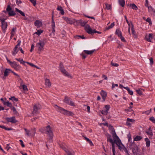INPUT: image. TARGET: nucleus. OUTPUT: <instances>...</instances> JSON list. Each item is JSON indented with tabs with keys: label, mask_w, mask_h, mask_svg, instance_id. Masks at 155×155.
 <instances>
[{
	"label": "nucleus",
	"mask_w": 155,
	"mask_h": 155,
	"mask_svg": "<svg viewBox=\"0 0 155 155\" xmlns=\"http://www.w3.org/2000/svg\"><path fill=\"white\" fill-rule=\"evenodd\" d=\"M75 37L77 38L78 39H79V38H80L82 39H85V38L84 36V35H76Z\"/></svg>",
	"instance_id": "obj_49"
},
{
	"label": "nucleus",
	"mask_w": 155,
	"mask_h": 155,
	"mask_svg": "<svg viewBox=\"0 0 155 155\" xmlns=\"http://www.w3.org/2000/svg\"><path fill=\"white\" fill-rule=\"evenodd\" d=\"M43 30L41 29L38 30H37V31L35 33V34L39 36L43 32Z\"/></svg>",
	"instance_id": "obj_40"
},
{
	"label": "nucleus",
	"mask_w": 155,
	"mask_h": 155,
	"mask_svg": "<svg viewBox=\"0 0 155 155\" xmlns=\"http://www.w3.org/2000/svg\"><path fill=\"white\" fill-rule=\"evenodd\" d=\"M123 146V149L124 151L127 153L128 154V150L127 149V148L124 146L123 145H122Z\"/></svg>",
	"instance_id": "obj_53"
},
{
	"label": "nucleus",
	"mask_w": 155,
	"mask_h": 155,
	"mask_svg": "<svg viewBox=\"0 0 155 155\" xmlns=\"http://www.w3.org/2000/svg\"><path fill=\"white\" fill-rule=\"evenodd\" d=\"M68 20L69 21V23L71 24H72L75 23H76L77 24V21H78V20L74 19H71L69 18L68 19Z\"/></svg>",
	"instance_id": "obj_26"
},
{
	"label": "nucleus",
	"mask_w": 155,
	"mask_h": 155,
	"mask_svg": "<svg viewBox=\"0 0 155 155\" xmlns=\"http://www.w3.org/2000/svg\"><path fill=\"white\" fill-rule=\"evenodd\" d=\"M145 141H146V145L147 147H149L150 146V141L148 138H145Z\"/></svg>",
	"instance_id": "obj_20"
},
{
	"label": "nucleus",
	"mask_w": 155,
	"mask_h": 155,
	"mask_svg": "<svg viewBox=\"0 0 155 155\" xmlns=\"http://www.w3.org/2000/svg\"><path fill=\"white\" fill-rule=\"evenodd\" d=\"M114 143H116L119 149L120 150H121V149H122V147L120 146V145H123V144L121 143V141L120 138H119V139H114Z\"/></svg>",
	"instance_id": "obj_10"
},
{
	"label": "nucleus",
	"mask_w": 155,
	"mask_h": 155,
	"mask_svg": "<svg viewBox=\"0 0 155 155\" xmlns=\"http://www.w3.org/2000/svg\"><path fill=\"white\" fill-rule=\"evenodd\" d=\"M130 5V6H131L132 8L134 10H136L138 9L137 7L134 4H131Z\"/></svg>",
	"instance_id": "obj_37"
},
{
	"label": "nucleus",
	"mask_w": 155,
	"mask_h": 155,
	"mask_svg": "<svg viewBox=\"0 0 155 155\" xmlns=\"http://www.w3.org/2000/svg\"><path fill=\"white\" fill-rule=\"evenodd\" d=\"M13 74L17 76L18 78H19V79L20 80H21V82H23V81L21 80V79L20 78V77L19 76V75H18V74H17L16 73H15V72H14L13 71H12V72H11Z\"/></svg>",
	"instance_id": "obj_42"
},
{
	"label": "nucleus",
	"mask_w": 155,
	"mask_h": 155,
	"mask_svg": "<svg viewBox=\"0 0 155 155\" xmlns=\"http://www.w3.org/2000/svg\"><path fill=\"white\" fill-rule=\"evenodd\" d=\"M54 15H53L52 17V19H51V31L52 33L54 34V35L55 33V22L54 21Z\"/></svg>",
	"instance_id": "obj_11"
},
{
	"label": "nucleus",
	"mask_w": 155,
	"mask_h": 155,
	"mask_svg": "<svg viewBox=\"0 0 155 155\" xmlns=\"http://www.w3.org/2000/svg\"><path fill=\"white\" fill-rule=\"evenodd\" d=\"M33 108V111L32 113L34 114L36 113L37 112L39 109V108L37 105L35 104Z\"/></svg>",
	"instance_id": "obj_23"
},
{
	"label": "nucleus",
	"mask_w": 155,
	"mask_h": 155,
	"mask_svg": "<svg viewBox=\"0 0 155 155\" xmlns=\"http://www.w3.org/2000/svg\"><path fill=\"white\" fill-rule=\"evenodd\" d=\"M136 91L140 95H141L142 94V92L140 89H137L136 90Z\"/></svg>",
	"instance_id": "obj_45"
},
{
	"label": "nucleus",
	"mask_w": 155,
	"mask_h": 155,
	"mask_svg": "<svg viewBox=\"0 0 155 155\" xmlns=\"http://www.w3.org/2000/svg\"><path fill=\"white\" fill-rule=\"evenodd\" d=\"M127 137L128 139V142L130 143V142L132 141L131 135L130 133H129V134L127 135Z\"/></svg>",
	"instance_id": "obj_38"
},
{
	"label": "nucleus",
	"mask_w": 155,
	"mask_h": 155,
	"mask_svg": "<svg viewBox=\"0 0 155 155\" xmlns=\"http://www.w3.org/2000/svg\"><path fill=\"white\" fill-rule=\"evenodd\" d=\"M111 65L113 66L117 67L119 66V64L117 63H113L112 61L111 63Z\"/></svg>",
	"instance_id": "obj_51"
},
{
	"label": "nucleus",
	"mask_w": 155,
	"mask_h": 155,
	"mask_svg": "<svg viewBox=\"0 0 155 155\" xmlns=\"http://www.w3.org/2000/svg\"><path fill=\"white\" fill-rule=\"evenodd\" d=\"M0 127L6 130H12V128H7L4 125L1 126L0 125Z\"/></svg>",
	"instance_id": "obj_36"
},
{
	"label": "nucleus",
	"mask_w": 155,
	"mask_h": 155,
	"mask_svg": "<svg viewBox=\"0 0 155 155\" xmlns=\"http://www.w3.org/2000/svg\"><path fill=\"white\" fill-rule=\"evenodd\" d=\"M45 130H46V134L49 136V140L50 141L53 138L54 135L50 126L48 125L46 126Z\"/></svg>",
	"instance_id": "obj_2"
},
{
	"label": "nucleus",
	"mask_w": 155,
	"mask_h": 155,
	"mask_svg": "<svg viewBox=\"0 0 155 155\" xmlns=\"http://www.w3.org/2000/svg\"><path fill=\"white\" fill-rule=\"evenodd\" d=\"M106 8L108 10H110L111 8V5L106 3L105 4Z\"/></svg>",
	"instance_id": "obj_39"
},
{
	"label": "nucleus",
	"mask_w": 155,
	"mask_h": 155,
	"mask_svg": "<svg viewBox=\"0 0 155 155\" xmlns=\"http://www.w3.org/2000/svg\"><path fill=\"white\" fill-rule=\"evenodd\" d=\"M59 68L61 72L65 70L63 64L62 62H60V63Z\"/></svg>",
	"instance_id": "obj_27"
},
{
	"label": "nucleus",
	"mask_w": 155,
	"mask_h": 155,
	"mask_svg": "<svg viewBox=\"0 0 155 155\" xmlns=\"http://www.w3.org/2000/svg\"><path fill=\"white\" fill-rule=\"evenodd\" d=\"M108 112L106 110H102L101 111V113L103 114H104V115H107V114Z\"/></svg>",
	"instance_id": "obj_43"
},
{
	"label": "nucleus",
	"mask_w": 155,
	"mask_h": 155,
	"mask_svg": "<svg viewBox=\"0 0 155 155\" xmlns=\"http://www.w3.org/2000/svg\"><path fill=\"white\" fill-rule=\"evenodd\" d=\"M5 120L8 122H11L12 123H15L17 122V120L15 119V117L14 116H13L11 117H6Z\"/></svg>",
	"instance_id": "obj_9"
},
{
	"label": "nucleus",
	"mask_w": 155,
	"mask_h": 155,
	"mask_svg": "<svg viewBox=\"0 0 155 155\" xmlns=\"http://www.w3.org/2000/svg\"><path fill=\"white\" fill-rule=\"evenodd\" d=\"M85 31L89 34L92 35L94 33H97L98 31L95 29L92 30L89 25H87L85 27Z\"/></svg>",
	"instance_id": "obj_4"
},
{
	"label": "nucleus",
	"mask_w": 155,
	"mask_h": 155,
	"mask_svg": "<svg viewBox=\"0 0 155 155\" xmlns=\"http://www.w3.org/2000/svg\"><path fill=\"white\" fill-rule=\"evenodd\" d=\"M113 137L114 140L116 139H119L117 135L114 128H113L112 132V133Z\"/></svg>",
	"instance_id": "obj_17"
},
{
	"label": "nucleus",
	"mask_w": 155,
	"mask_h": 155,
	"mask_svg": "<svg viewBox=\"0 0 155 155\" xmlns=\"http://www.w3.org/2000/svg\"><path fill=\"white\" fill-rule=\"evenodd\" d=\"M15 11L18 12V13H19L22 16H23L24 17L25 16V14L24 13V12H22L21 11L19 10L17 8H15Z\"/></svg>",
	"instance_id": "obj_33"
},
{
	"label": "nucleus",
	"mask_w": 155,
	"mask_h": 155,
	"mask_svg": "<svg viewBox=\"0 0 155 155\" xmlns=\"http://www.w3.org/2000/svg\"><path fill=\"white\" fill-rule=\"evenodd\" d=\"M17 45H16L12 52V55L14 56H15L18 51V47L20 45L21 41L19 40L17 41Z\"/></svg>",
	"instance_id": "obj_6"
},
{
	"label": "nucleus",
	"mask_w": 155,
	"mask_h": 155,
	"mask_svg": "<svg viewBox=\"0 0 155 155\" xmlns=\"http://www.w3.org/2000/svg\"><path fill=\"white\" fill-rule=\"evenodd\" d=\"M4 105H6L10 108L12 107V104L10 103L8 101H7L6 103H5Z\"/></svg>",
	"instance_id": "obj_34"
},
{
	"label": "nucleus",
	"mask_w": 155,
	"mask_h": 155,
	"mask_svg": "<svg viewBox=\"0 0 155 155\" xmlns=\"http://www.w3.org/2000/svg\"><path fill=\"white\" fill-rule=\"evenodd\" d=\"M55 106L58 108V111L61 113L67 116H72L74 115V114L72 112L68 111L62 107H58L56 105Z\"/></svg>",
	"instance_id": "obj_1"
},
{
	"label": "nucleus",
	"mask_w": 155,
	"mask_h": 155,
	"mask_svg": "<svg viewBox=\"0 0 155 155\" xmlns=\"http://www.w3.org/2000/svg\"><path fill=\"white\" fill-rule=\"evenodd\" d=\"M7 10L8 12V14L9 16H14L16 15L14 11L12 10V7L9 5H7Z\"/></svg>",
	"instance_id": "obj_8"
},
{
	"label": "nucleus",
	"mask_w": 155,
	"mask_h": 155,
	"mask_svg": "<svg viewBox=\"0 0 155 155\" xmlns=\"http://www.w3.org/2000/svg\"><path fill=\"white\" fill-rule=\"evenodd\" d=\"M67 155H74V152L72 150H67L66 151Z\"/></svg>",
	"instance_id": "obj_28"
},
{
	"label": "nucleus",
	"mask_w": 155,
	"mask_h": 155,
	"mask_svg": "<svg viewBox=\"0 0 155 155\" xmlns=\"http://www.w3.org/2000/svg\"><path fill=\"white\" fill-rule=\"evenodd\" d=\"M119 3L120 5L122 7H124L125 4V1L124 0H118Z\"/></svg>",
	"instance_id": "obj_30"
},
{
	"label": "nucleus",
	"mask_w": 155,
	"mask_h": 155,
	"mask_svg": "<svg viewBox=\"0 0 155 155\" xmlns=\"http://www.w3.org/2000/svg\"><path fill=\"white\" fill-rule=\"evenodd\" d=\"M19 141L20 142V143H21V147H25V144H24L23 143V141H22V140H19Z\"/></svg>",
	"instance_id": "obj_61"
},
{
	"label": "nucleus",
	"mask_w": 155,
	"mask_h": 155,
	"mask_svg": "<svg viewBox=\"0 0 155 155\" xmlns=\"http://www.w3.org/2000/svg\"><path fill=\"white\" fill-rule=\"evenodd\" d=\"M31 130L33 134V136H34L36 133V128H34L32 129H31Z\"/></svg>",
	"instance_id": "obj_60"
},
{
	"label": "nucleus",
	"mask_w": 155,
	"mask_h": 155,
	"mask_svg": "<svg viewBox=\"0 0 155 155\" xmlns=\"http://www.w3.org/2000/svg\"><path fill=\"white\" fill-rule=\"evenodd\" d=\"M119 38H120V39H121V40L123 42H126V41L125 40L124 37H123L122 36V35Z\"/></svg>",
	"instance_id": "obj_59"
},
{
	"label": "nucleus",
	"mask_w": 155,
	"mask_h": 155,
	"mask_svg": "<svg viewBox=\"0 0 155 155\" xmlns=\"http://www.w3.org/2000/svg\"><path fill=\"white\" fill-rule=\"evenodd\" d=\"M95 50H92L91 51H88L84 50L83 51V52H84L85 54L88 55L92 54L95 51Z\"/></svg>",
	"instance_id": "obj_19"
},
{
	"label": "nucleus",
	"mask_w": 155,
	"mask_h": 155,
	"mask_svg": "<svg viewBox=\"0 0 155 155\" xmlns=\"http://www.w3.org/2000/svg\"><path fill=\"white\" fill-rule=\"evenodd\" d=\"M100 94L102 96L103 101L104 102L105 101V100L106 97L107 96V94L106 92L103 90H102L100 93Z\"/></svg>",
	"instance_id": "obj_14"
},
{
	"label": "nucleus",
	"mask_w": 155,
	"mask_h": 155,
	"mask_svg": "<svg viewBox=\"0 0 155 155\" xmlns=\"http://www.w3.org/2000/svg\"><path fill=\"white\" fill-rule=\"evenodd\" d=\"M104 107L106 109L105 110L108 111L110 108V106L109 105H105Z\"/></svg>",
	"instance_id": "obj_56"
},
{
	"label": "nucleus",
	"mask_w": 155,
	"mask_h": 155,
	"mask_svg": "<svg viewBox=\"0 0 155 155\" xmlns=\"http://www.w3.org/2000/svg\"><path fill=\"white\" fill-rule=\"evenodd\" d=\"M61 72L66 76L69 77L70 76L69 73L66 71L65 69L61 71Z\"/></svg>",
	"instance_id": "obj_32"
},
{
	"label": "nucleus",
	"mask_w": 155,
	"mask_h": 155,
	"mask_svg": "<svg viewBox=\"0 0 155 155\" xmlns=\"http://www.w3.org/2000/svg\"><path fill=\"white\" fill-rule=\"evenodd\" d=\"M142 138V137L141 136H137L134 138L133 141L140 140Z\"/></svg>",
	"instance_id": "obj_29"
},
{
	"label": "nucleus",
	"mask_w": 155,
	"mask_h": 155,
	"mask_svg": "<svg viewBox=\"0 0 155 155\" xmlns=\"http://www.w3.org/2000/svg\"><path fill=\"white\" fill-rule=\"evenodd\" d=\"M153 35L152 34H149L148 37L146 36L145 37L146 40L148 42H151V39L153 38L154 37V36H153Z\"/></svg>",
	"instance_id": "obj_15"
},
{
	"label": "nucleus",
	"mask_w": 155,
	"mask_h": 155,
	"mask_svg": "<svg viewBox=\"0 0 155 155\" xmlns=\"http://www.w3.org/2000/svg\"><path fill=\"white\" fill-rule=\"evenodd\" d=\"M5 19L4 18L0 19V21L2 23V28L3 30V32L4 33L5 32V29L8 26L7 22L5 21Z\"/></svg>",
	"instance_id": "obj_7"
},
{
	"label": "nucleus",
	"mask_w": 155,
	"mask_h": 155,
	"mask_svg": "<svg viewBox=\"0 0 155 155\" xmlns=\"http://www.w3.org/2000/svg\"><path fill=\"white\" fill-rule=\"evenodd\" d=\"M20 62L21 64H23L24 65H25V63L26 62L23 61V59H21Z\"/></svg>",
	"instance_id": "obj_64"
},
{
	"label": "nucleus",
	"mask_w": 155,
	"mask_h": 155,
	"mask_svg": "<svg viewBox=\"0 0 155 155\" xmlns=\"http://www.w3.org/2000/svg\"><path fill=\"white\" fill-rule=\"evenodd\" d=\"M115 33L117 35L118 37H119L122 35V33L121 31L118 29H117L116 30Z\"/></svg>",
	"instance_id": "obj_22"
},
{
	"label": "nucleus",
	"mask_w": 155,
	"mask_h": 155,
	"mask_svg": "<svg viewBox=\"0 0 155 155\" xmlns=\"http://www.w3.org/2000/svg\"><path fill=\"white\" fill-rule=\"evenodd\" d=\"M35 25L37 27L41 26H42V22L39 20H37L35 21L34 23Z\"/></svg>",
	"instance_id": "obj_18"
},
{
	"label": "nucleus",
	"mask_w": 155,
	"mask_h": 155,
	"mask_svg": "<svg viewBox=\"0 0 155 155\" xmlns=\"http://www.w3.org/2000/svg\"><path fill=\"white\" fill-rule=\"evenodd\" d=\"M87 22H86L83 21L81 19L79 20H78L77 21V24H80L82 26L84 27V29L85 30V27L87 25H89L88 24H87Z\"/></svg>",
	"instance_id": "obj_12"
},
{
	"label": "nucleus",
	"mask_w": 155,
	"mask_h": 155,
	"mask_svg": "<svg viewBox=\"0 0 155 155\" xmlns=\"http://www.w3.org/2000/svg\"><path fill=\"white\" fill-rule=\"evenodd\" d=\"M64 102L67 104L71 106H75L74 103L72 101L71 99L67 96L65 97L64 99Z\"/></svg>",
	"instance_id": "obj_3"
},
{
	"label": "nucleus",
	"mask_w": 155,
	"mask_h": 155,
	"mask_svg": "<svg viewBox=\"0 0 155 155\" xmlns=\"http://www.w3.org/2000/svg\"><path fill=\"white\" fill-rule=\"evenodd\" d=\"M146 133L148 135H150L151 136H152L153 135V131L152 130H150V131H146Z\"/></svg>",
	"instance_id": "obj_44"
},
{
	"label": "nucleus",
	"mask_w": 155,
	"mask_h": 155,
	"mask_svg": "<svg viewBox=\"0 0 155 155\" xmlns=\"http://www.w3.org/2000/svg\"><path fill=\"white\" fill-rule=\"evenodd\" d=\"M85 139L88 142V143L90 144V145L91 146H92L93 145V144L92 143V141L90 140L89 138L87 137H85Z\"/></svg>",
	"instance_id": "obj_41"
},
{
	"label": "nucleus",
	"mask_w": 155,
	"mask_h": 155,
	"mask_svg": "<svg viewBox=\"0 0 155 155\" xmlns=\"http://www.w3.org/2000/svg\"><path fill=\"white\" fill-rule=\"evenodd\" d=\"M45 84L46 85L49 87L51 85V84L49 80L48 79H46L45 80Z\"/></svg>",
	"instance_id": "obj_31"
},
{
	"label": "nucleus",
	"mask_w": 155,
	"mask_h": 155,
	"mask_svg": "<svg viewBox=\"0 0 155 155\" xmlns=\"http://www.w3.org/2000/svg\"><path fill=\"white\" fill-rule=\"evenodd\" d=\"M24 130L26 132V134L28 136H29L30 135L29 132L30 131L29 130H28L27 129L25 128Z\"/></svg>",
	"instance_id": "obj_54"
},
{
	"label": "nucleus",
	"mask_w": 155,
	"mask_h": 155,
	"mask_svg": "<svg viewBox=\"0 0 155 155\" xmlns=\"http://www.w3.org/2000/svg\"><path fill=\"white\" fill-rule=\"evenodd\" d=\"M22 88L23 90L24 91H28V89L27 88V86L25 84L23 85L22 86Z\"/></svg>",
	"instance_id": "obj_50"
},
{
	"label": "nucleus",
	"mask_w": 155,
	"mask_h": 155,
	"mask_svg": "<svg viewBox=\"0 0 155 155\" xmlns=\"http://www.w3.org/2000/svg\"><path fill=\"white\" fill-rule=\"evenodd\" d=\"M148 9L149 11L150 10L153 11L154 13H155V10L151 6H150L148 7Z\"/></svg>",
	"instance_id": "obj_47"
},
{
	"label": "nucleus",
	"mask_w": 155,
	"mask_h": 155,
	"mask_svg": "<svg viewBox=\"0 0 155 155\" xmlns=\"http://www.w3.org/2000/svg\"><path fill=\"white\" fill-rule=\"evenodd\" d=\"M112 144V149H115V143L114 141H112V142H110Z\"/></svg>",
	"instance_id": "obj_57"
},
{
	"label": "nucleus",
	"mask_w": 155,
	"mask_h": 155,
	"mask_svg": "<svg viewBox=\"0 0 155 155\" xmlns=\"http://www.w3.org/2000/svg\"><path fill=\"white\" fill-rule=\"evenodd\" d=\"M83 15H84V17H87V18H89L94 19V20H95V18L94 17H91V16H87V15H86L85 14H84Z\"/></svg>",
	"instance_id": "obj_58"
},
{
	"label": "nucleus",
	"mask_w": 155,
	"mask_h": 155,
	"mask_svg": "<svg viewBox=\"0 0 155 155\" xmlns=\"http://www.w3.org/2000/svg\"><path fill=\"white\" fill-rule=\"evenodd\" d=\"M115 25L114 23L113 22L110 25L108 26L106 28V30H108L110 29H111L113 28Z\"/></svg>",
	"instance_id": "obj_35"
},
{
	"label": "nucleus",
	"mask_w": 155,
	"mask_h": 155,
	"mask_svg": "<svg viewBox=\"0 0 155 155\" xmlns=\"http://www.w3.org/2000/svg\"><path fill=\"white\" fill-rule=\"evenodd\" d=\"M134 121L135 120L134 119L127 118V121L126 123V124L127 126H130L131 125V124L130 123V122L134 123Z\"/></svg>",
	"instance_id": "obj_16"
},
{
	"label": "nucleus",
	"mask_w": 155,
	"mask_h": 155,
	"mask_svg": "<svg viewBox=\"0 0 155 155\" xmlns=\"http://www.w3.org/2000/svg\"><path fill=\"white\" fill-rule=\"evenodd\" d=\"M45 45L44 41H39V42L36 44V46L38 47V51H41L44 49V47Z\"/></svg>",
	"instance_id": "obj_5"
},
{
	"label": "nucleus",
	"mask_w": 155,
	"mask_h": 155,
	"mask_svg": "<svg viewBox=\"0 0 155 155\" xmlns=\"http://www.w3.org/2000/svg\"><path fill=\"white\" fill-rule=\"evenodd\" d=\"M115 86L117 87L118 86V84H114V83H113L112 84V89L114 88Z\"/></svg>",
	"instance_id": "obj_63"
},
{
	"label": "nucleus",
	"mask_w": 155,
	"mask_h": 155,
	"mask_svg": "<svg viewBox=\"0 0 155 155\" xmlns=\"http://www.w3.org/2000/svg\"><path fill=\"white\" fill-rule=\"evenodd\" d=\"M146 21L148 22L149 23L150 25H152V23L151 19L150 18L148 17L147 18Z\"/></svg>",
	"instance_id": "obj_48"
},
{
	"label": "nucleus",
	"mask_w": 155,
	"mask_h": 155,
	"mask_svg": "<svg viewBox=\"0 0 155 155\" xmlns=\"http://www.w3.org/2000/svg\"><path fill=\"white\" fill-rule=\"evenodd\" d=\"M0 100L2 101L3 104L4 105L5 103L6 102V101L7 100V99L5 97H4V98H1Z\"/></svg>",
	"instance_id": "obj_52"
},
{
	"label": "nucleus",
	"mask_w": 155,
	"mask_h": 155,
	"mask_svg": "<svg viewBox=\"0 0 155 155\" xmlns=\"http://www.w3.org/2000/svg\"><path fill=\"white\" fill-rule=\"evenodd\" d=\"M26 63L33 67H35V65L32 63H31L28 62H26Z\"/></svg>",
	"instance_id": "obj_62"
},
{
	"label": "nucleus",
	"mask_w": 155,
	"mask_h": 155,
	"mask_svg": "<svg viewBox=\"0 0 155 155\" xmlns=\"http://www.w3.org/2000/svg\"><path fill=\"white\" fill-rule=\"evenodd\" d=\"M130 23L131 25V30L132 31V34L133 35V37L134 38H136L137 37V35L136 32L134 29V25L131 21H130Z\"/></svg>",
	"instance_id": "obj_13"
},
{
	"label": "nucleus",
	"mask_w": 155,
	"mask_h": 155,
	"mask_svg": "<svg viewBox=\"0 0 155 155\" xmlns=\"http://www.w3.org/2000/svg\"><path fill=\"white\" fill-rule=\"evenodd\" d=\"M124 88L126 89L128 91V93L131 95H133V92L132 91L130 90V88L128 87H124Z\"/></svg>",
	"instance_id": "obj_24"
},
{
	"label": "nucleus",
	"mask_w": 155,
	"mask_h": 155,
	"mask_svg": "<svg viewBox=\"0 0 155 155\" xmlns=\"http://www.w3.org/2000/svg\"><path fill=\"white\" fill-rule=\"evenodd\" d=\"M12 101H15L16 102H17L18 101V98H16L15 96H12Z\"/></svg>",
	"instance_id": "obj_55"
},
{
	"label": "nucleus",
	"mask_w": 155,
	"mask_h": 155,
	"mask_svg": "<svg viewBox=\"0 0 155 155\" xmlns=\"http://www.w3.org/2000/svg\"><path fill=\"white\" fill-rule=\"evenodd\" d=\"M107 141L109 142H112L113 140L111 138V136L110 134H107Z\"/></svg>",
	"instance_id": "obj_25"
},
{
	"label": "nucleus",
	"mask_w": 155,
	"mask_h": 155,
	"mask_svg": "<svg viewBox=\"0 0 155 155\" xmlns=\"http://www.w3.org/2000/svg\"><path fill=\"white\" fill-rule=\"evenodd\" d=\"M10 71L12 72V70L8 68L6 69L4 72V76L6 77L8 76L9 73V71Z\"/></svg>",
	"instance_id": "obj_21"
},
{
	"label": "nucleus",
	"mask_w": 155,
	"mask_h": 155,
	"mask_svg": "<svg viewBox=\"0 0 155 155\" xmlns=\"http://www.w3.org/2000/svg\"><path fill=\"white\" fill-rule=\"evenodd\" d=\"M30 2L33 4L34 6H35L36 4V0H29Z\"/></svg>",
	"instance_id": "obj_46"
}]
</instances>
